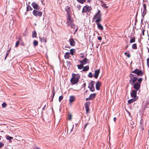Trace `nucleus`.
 <instances>
[{
  "label": "nucleus",
  "instance_id": "37",
  "mask_svg": "<svg viewBox=\"0 0 149 149\" xmlns=\"http://www.w3.org/2000/svg\"><path fill=\"white\" fill-rule=\"evenodd\" d=\"M63 97L62 95L60 96L59 97V99H58L59 102H61V100H62L63 99Z\"/></svg>",
  "mask_w": 149,
  "mask_h": 149
},
{
  "label": "nucleus",
  "instance_id": "9",
  "mask_svg": "<svg viewBox=\"0 0 149 149\" xmlns=\"http://www.w3.org/2000/svg\"><path fill=\"white\" fill-rule=\"evenodd\" d=\"M67 26H70L72 29H75V32H76L77 30V27L75 24H74L73 22L67 24Z\"/></svg>",
  "mask_w": 149,
  "mask_h": 149
},
{
  "label": "nucleus",
  "instance_id": "2",
  "mask_svg": "<svg viewBox=\"0 0 149 149\" xmlns=\"http://www.w3.org/2000/svg\"><path fill=\"white\" fill-rule=\"evenodd\" d=\"M130 83L131 85H132L136 81L138 78L137 75L131 73L130 74Z\"/></svg>",
  "mask_w": 149,
  "mask_h": 149
},
{
  "label": "nucleus",
  "instance_id": "31",
  "mask_svg": "<svg viewBox=\"0 0 149 149\" xmlns=\"http://www.w3.org/2000/svg\"><path fill=\"white\" fill-rule=\"evenodd\" d=\"M135 38L134 37H133L132 38V39H130V43H132L133 42H135Z\"/></svg>",
  "mask_w": 149,
  "mask_h": 149
},
{
  "label": "nucleus",
  "instance_id": "44",
  "mask_svg": "<svg viewBox=\"0 0 149 149\" xmlns=\"http://www.w3.org/2000/svg\"><path fill=\"white\" fill-rule=\"evenodd\" d=\"M74 125H72L71 126V129L70 130V133H71L72 132V131L73 129L74 128Z\"/></svg>",
  "mask_w": 149,
  "mask_h": 149
},
{
  "label": "nucleus",
  "instance_id": "16",
  "mask_svg": "<svg viewBox=\"0 0 149 149\" xmlns=\"http://www.w3.org/2000/svg\"><path fill=\"white\" fill-rule=\"evenodd\" d=\"M100 72V69H99L98 70H95V78H97Z\"/></svg>",
  "mask_w": 149,
  "mask_h": 149
},
{
  "label": "nucleus",
  "instance_id": "36",
  "mask_svg": "<svg viewBox=\"0 0 149 149\" xmlns=\"http://www.w3.org/2000/svg\"><path fill=\"white\" fill-rule=\"evenodd\" d=\"M65 9L66 11H67V13L68 14L69 13L70 11V8L67 7L65 8Z\"/></svg>",
  "mask_w": 149,
  "mask_h": 149
},
{
  "label": "nucleus",
  "instance_id": "42",
  "mask_svg": "<svg viewBox=\"0 0 149 149\" xmlns=\"http://www.w3.org/2000/svg\"><path fill=\"white\" fill-rule=\"evenodd\" d=\"M140 127H141L142 130H143V124H140Z\"/></svg>",
  "mask_w": 149,
  "mask_h": 149
},
{
  "label": "nucleus",
  "instance_id": "23",
  "mask_svg": "<svg viewBox=\"0 0 149 149\" xmlns=\"http://www.w3.org/2000/svg\"><path fill=\"white\" fill-rule=\"evenodd\" d=\"M64 57L65 59H68L70 58V53L66 52L64 55Z\"/></svg>",
  "mask_w": 149,
  "mask_h": 149
},
{
  "label": "nucleus",
  "instance_id": "63",
  "mask_svg": "<svg viewBox=\"0 0 149 149\" xmlns=\"http://www.w3.org/2000/svg\"><path fill=\"white\" fill-rule=\"evenodd\" d=\"M45 106H44V107H45Z\"/></svg>",
  "mask_w": 149,
  "mask_h": 149
},
{
  "label": "nucleus",
  "instance_id": "11",
  "mask_svg": "<svg viewBox=\"0 0 149 149\" xmlns=\"http://www.w3.org/2000/svg\"><path fill=\"white\" fill-rule=\"evenodd\" d=\"M143 11L142 13V16L143 17V18L144 17V16L146 13V6L145 4H143Z\"/></svg>",
  "mask_w": 149,
  "mask_h": 149
},
{
  "label": "nucleus",
  "instance_id": "59",
  "mask_svg": "<svg viewBox=\"0 0 149 149\" xmlns=\"http://www.w3.org/2000/svg\"><path fill=\"white\" fill-rule=\"evenodd\" d=\"M21 45H23L24 46V43H22V44H21Z\"/></svg>",
  "mask_w": 149,
  "mask_h": 149
},
{
  "label": "nucleus",
  "instance_id": "1",
  "mask_svg": "<svg viewBox=\"0 0 149 149\" xmlns=\"http://www.w3.org/2000/svg\"><path fill=\"white\" fill-rule=\"evenodd\" d=\"M80 78V75L79 74H72V77L70 80V81L72 84H77L79 81Z\"/></svg>",
  "mask_w": 149,
  "mask_h": 149
},
{
  "label": "nucleus",
  "instance_id": "64",
  "mask_svg": "<svg viewBox=\"0 0 149 149\" xmlns=\"http://www.w3.org/2000/svg\"><path fill=\"white\" fill-rule=\"evenodd\" d=\"M44 108H45L44 107H43V109Z\"/></svg>",
  "mask_w": 149,
  "mask_h": 149
},
{
  "label": "nucleus",
  "instance_id": "41",
  "mask_svg": "<svg viewBox=\"0 0 149 149\" xmlns=\"http://www.w3.org/2000/svg\"><path fill=\"white\" fill-rule=\"evenodd\" d=\"M88 76L90 78H92L93 77V75L91 72H90L89 73V74L88 75Z\"/></svg>",
  "mask_w": 149,
  "mask_h": 149
},
{
  "label": "nucleus",
  "instance_id": "8",
  "mask_svg": "<svg viewBox=\"0 0 149 149\" xmlns=\"http://www.w3.org/2000/svg\"><path fill=\"white\" fill-rule=\"evenodd\" d=\"M132 72L138 75H143L142 72L138 69H136L134 71Z\"/></svg>",
  "mask_w": 149,
  "mask_h": 149
},
{
  "label": "nucleus",
  "instance_id": "10",
  "mask_svg": "<svg viewBox=\"0 0 149 149\" xmlns=\"http://www.w3.org/2000/svg\"><path fill=\"white\" fill-rule=\"evenodd\" d=\"M137 91L134 90H132V92L131 93V95L132 97L133 98H138V97L136 96Z\"/></svg>",
  "mask_w": 149,
  "mask_h": 149
},
{
  "label": "nucleus",
  "instance_id": "40",
  "mask_svg": "<svg viewBox=\"0 0 149 149\" xmlns=\"http://www.w3.org/2000/svg\"><path fill=\"white\" fill-rule=\"evenodd\" d=\"M147 65L149 68V58H148L147 59Z\"/></svg>",
  "mask_w": 149,
  "mask_h": 149
},
{
  "label": "nucleus",
  "instance_id": "62",
  "mask_svg": "<svg viewBox=\"0 0 149 149\" xmlns=\"http://www.w3.org/2000/svg\"><path fill=\"white\" fill-rule=\"evenodd\" d=\"M129 115H130V113H129Z\"/></svg>",
  "mask_w": 149,
  "mask_h": 149
},
{
  "label": "nucleus",
  "instance_id": "54",
  "mask_svg": "<svg viewBox=\"0 0 149 149\" xmlns=\"http://www.w3.org/2000/svg\"><path fill=\"white\" fill-rule=\"evenodd\" d=\"M147 48L148 50V52L149 53V48L147 47Z\"/></svg>",
  "mask_w": 149,
  "mask_h": 149
},
{
  "label": "nucleus",
  "instance_id": "13",
  "mask_svg": "<svg viewBox=\"0 0 149 149\" xmlns=\"http://www.w3.org/2000/svg\"><path fill=\"white\" fill-rule=\"evenodd\" d=\"M88 61L89 60L88 59H87L86 58H85L83 60L79 61L84 65L86 64Z\"/></svg>",
  "mask_w": 149,
  "mask_h": 149
},
{
  "label": "nucleus",
  "instance_id": "19",
  "mask_svg": "<svg viewBox=\"0 0 149 149\" xmlns=\"http://www.w3.org/2000/svg\"><path fill=\"white\" fill-rule=\"evenodd\" d=\"M22 39L21 37H19L18 38V40L17 41L15 45V47H17L19 45V42L22 41Z\"/></svg>",
  "mask_w": 149,
  "mask_h": 149
},
{
  "label": "nucleus",
  "instance_id": "24",
  "mask_svg": "<svg viewBox=\"0 0 149 149\" xmlns=\"http://www.w3.org/2000/svg\"><path fill=\"white\" fill-rule=\"evenodd\" d=\"M89 69V65H88L85 67H83V69L82 70V71H87Z\"/></svg>",
  "mask_w": 149,
  "mask_h": 149
},
{
  "label": "nucleus",
  "instance_id": "35",
  "mask_svg": "<svg viewBox=\"0 0 149 149\" xmlns=\"http://www.w3.org/2000/svg\"><path fill=\"white\" fill-rule=\"evenodd\" d=\"M6 139L8 140H10L13 139V138L12 137H11L9 136H6Z\"/></svg>",
  "mask_w": 149,
  "mask_h": 149
},
{
  "label": "nucleus",
  "instance_id": "45",
  "mask_svg": "<svg viewBox=\"0 0 149 149\" xmlns=\"http://www.w3.org/2000/svg\"><path fill=\"white\" fill-rule=\"evenodd\" d=\"M102 6L104 8H108V6H107L105 4H103L102 5Z\"/></svg>",
  "mask_w": 149,
  "mask_h": 149
},
{
  "label": "nucleus",
  "instance_id": "5",
  "mask_svg": "<svg viewBox=\"0 0 149 149\" xmlns=\"http://www.w3.org/2000/svg\"><path fill=\"white\" fill-rule=\"evenodd\" d=\"M95 83V81H91L89 84L88 87L90 89L91 91L93 92L95 91V88L94 85Z\"/></svg>",
  "mask_w": 149,
  "mask_h": 149
},
{
  "label": "nucleus",
  "instance_id": "17",
  "mask_svg": "<svg viewBox=\"0 0 149 149\" xmlns=\"http://www.w3.org/2000/svg\"><path fill=\"white\" fill-rule=\"evenodd\" d=\"M101 85V83L99 81H97L96 84V88L97 90H99L100 86Z\"/></svg>",
  "mask_w": 149,
  "mask_h": 149
},
{
  "label": "nucleus",
  "instance_id": "60",
  "mask_svg": "<svg viewBox=\"0 0 149 149\" xmlns=\"http://www.w3.org/2000/svg\"><path fill=\"white\" fill-rule=\"evenodd\" d=\"M141 22L142 23L143 22V19H142L141 20Z\"/></svg>",
  "mask_w": 149,
  "mask_h": 149
},
{
  "label": "nucleus",
  "instance_id": "7",
  "mask_svg": "<svg viewBox=\"0 0 149 149\" xmlns=\"http://www.w3.org/2000/svg\"><path fill=\"white\" fill-rule=\"evenodd\" d=\"M134 86L133 88L135 89L136 91H138L140 87V84L138 83H136L133 84Z\"/></svg>",
  "mask_w": 149,
  "mask_h": 149
},
{
  "label": "nucleus",
  "instance_id": "55",
  "mask_svg": "<svg viewBox=\"0 0 149 149\" xmlns=\"http://www.w3.org/2000/svg\"><path fill=\"white\" fill-rule=\"evenodd\" d=\"M92 0H87V1L89 3H90Z\"/></svg>",
  "mask_w": 149,
  "mask_h": 149
},
{
  "label": "nucleus",
  "instance_id": "12",
  "mask_svg": "<svg viewBox=\"0 0 149 149\" xmlns=\"http://www.w3.org/2000/svg\"><path fill=\"white\" fill-rule=\"evenodd\" d=\"M96 95V94L95 93H93L91 94L89 96V97L86 98V101L94 99Z\"/></svg>",
  "mask_w": 149,
  "mask_h": 149
},
{
  "label": "nucleus",
  "instance_id": "29",
  "mask_svg": "<svg viewBox=\"0 0 149 149\" xmlns=\"http://www.w3.org/2000/svg\"><path fill=\"white\" fill-rule=\"evenodd\" d=\"M132 48L133 49H137L136 44H133L132 46Z\"/></svg>",
  "mask_w": 149,
  "mask_h": 149
},
{
  "label": "nucleus",
  "instance_id": "3",
  "mask_svg": "<svg viewBox=\"0 0 149 149\" xmlns=\"http://www.w3.org/2000/svg\"><path fill=\"white\" fill-rule=\"evenodd\" d=\"M101 15L100 13V10H98L97 13L94 15L93 19L95 20V23L100 22L101 21Z\"/></svg>",
  "mask_w": 149,
  "mask_h": 149
},
{
  "label": "nucleus",
  "instance_id": "18",
  "mask_svg": "<svg viewBox=\"0 0 149 149\" xmlns=\"http://www.w3.org/2000/svg\"><path fill=\"white\" fill-rule=\"evenodd\" d=\"M97 25V27L98 28L101 30L103 29V27L102 25L100 23V22L96 23Z\"/></svg>",
  "mask_w": 149,
  "mask_h": 149
},
{
  "label": "nucleus",
  "instance_id": "22",
  "mask_svg": "<svg viewBox=\"0 0 149 149\" xmlns=\"http://www.w3.org/2000/svg\"><path fill=\"white\" fill-rule=\"evenodd\" d=\"M69 42L70 45L71 46H74L75 44V41L72 38H71L69 40Z\"/></svg>",
  "mask_w": 149,
  "mask_h": 149
},
{
  "label": "nucleus",
  "instance_id": "25",
  "mask_svg": "<svg viewBox=\"0 0 149 149\" xmlns=\"http://www.w3.org/2000/svg\"><path fill=\"white\" fill-rule=\"evenodd\" d=\"M39 38L41 42H46L47 40L44 37H43V38H40V37Z\"/></svg>",
  "mask_w": 149,
  "mask_h": 149
},
{
  "label": "nucleus",
  "instance_id": "51",
  "mask_svg": "<svg viewBox=\"0 0 149 149\" xmlns=\"http://www.w3.org/2000/svg\"><path fill=\"white\" fill-rule=\"evenodd\" d=\"M88 124V123H86L85 125V127H84V129H85L87 126V125Z\"/></svg>",
  "mask_w": 149,
  "mask_h": 149
},
{
  "label": "nucleus",
  "instance_id": "38",
  "mask_svg": "<svg viewBox=\"0 0 149 149\" xmlns=\"http://www.w3.org/2000/svg\"><path fill=\"white\" fill-rule=\"evenodd\" d=\"M2 106L3 108H5L7 106V104L5 102H4L2 104Z\"/></svg>",
  "mask_w": 149,
  "mask_h": 149
},
{
  "label": "nucleus",
  "instance_id": "15",
  "mask_svg": "<svg viewBox=\"0 0 149 149\" xmlns=\"http://www.w3.org/2000/svg\"><path fill=\"white\" fill-rule=\"evenodd\" d=\"M138 98H133L132 99H131L129 100L128 101V102L129 104H131L133 102L136 101L137 99Z\"/></svg>",
  "mask_w": 149,
  "mask_h": 149
},
{
  "label": "nucleus",
  "instance_id": "27",
  "mask_svg": "<svg viewBox=\"0 0 149 149\" xmlns=\"http://www.w3.org/2000/svg\"><path fill=\"white\" fill-rule=\"evenodd\" d=\"M77 66L79 69L81 70L83 68V65L81 63L80 65H77Z\"/></svg>",
  "mask_w": 149,
  "mask_h": 149
},
{
  "label": "nucleus",
  "instance_id": "39",
  "mask_svg": "<svg viewBox=\"0 0 149 149\" xmlns=\"http://www.w3.org/2000/svg\"><path fill=\"white\" fill-rule=\"evenodd\" d=\"M125 55L128 58H130V54H127L126 52H125L124 53Z\"/></svg>",
  "mask_w": 149,
  "mask_h": 149
},
{
  "label": "nucleus",
  "instance_id": "28",
  "mask_svg": "<svg viewBox=\"0 0 149 149\" xmlns=\"http://www.w3.org/2000/svg\"><path fill=\"white\" fill-rule=\"evenodd\" d=\"M75 49H71L70 50V54L72 55H74V53L75 52Z\"/></svg>",
  "mask_w": 149,
  "mask_h": 149
},
{
  "label": "nucleus",
  "instance_id": "57",
  "mask_svg": "<svg viewBox=\"0 0 149 149\" xmlns=\"http://www.w3.org/2000/svg\"><path fill=\"white\" fill-rule=\"evenodd\" d=\"M84 57V56L83 55L81 56V58H83Z\"/></svg>",
  "mask_w": 149,
  "mask_h": 149
},
{
  "label": "nucleus",
  "instance_id": "46",
  "mask_svg": "<svg viewBox=\"0 0 149 149\" xmlns=\"http://www.w3.org/2000/svg\"><path fill=\"white\" fill-rule=\"evenodd\" d=\"M142 78H140L138 80V81L139 82V83H140H140H141L142 81Z\"/></svg>",
  "mask_w": 149,
  "mask_h": 149
},
{
  "label": "nucleus",
  "instance_id": "53",
  "mask_svg": "<svg viewBox=\"0 0 149 149\" xmlns=\"http://www.w3.org/2000/svg\"><path fill=\"white\" fill-rule=\"evenodd\" d=\"M113 120L114 121H116V117L114 118H113Z\"/></svg>",
  "mask_w": 149,
  "mask_h": 149
},
{
  "label": "nucleus",
  "instance_id": "58",
  "mask_svg": "<svg viewBox=\"0 0 149 149\" xmlns=\"http://www.w3.org/2000/svg\"><path fill=\"white\" fill-rule=\"evenodd\" d=\"M36 149H40L38 147H36Z\"/></svg>",
  "mask_w": 149,
  "mask_h": 149
},
{
  "label": "nucleus",
  "instance_id": "30",
  "mask_svg": "<svg viewBox=\"0 0 149 149\" xmlns=\"http://www.w3.org/2000/svg\"><path fill=\"white\" fill-rule=\"evenodd\" d=\"M38 42L37 40H35L33 42V45L34 46H37L38 45Z\"/></svg>",
  "mask_w": 149,
  "mask_h": 149
},
{
  "label": "nucleus",
  "instance_id": "4",
  "mask_svg": "<svg viewBox=\"0 0 149 149\" xmlns=\"http://www.w3.org/2000/svg\"><path fill=\"white\" fill-rule=\"evenodd\" d=\"M91 10V7L89 6L86 5L84 6L82 10V13H88Z\"/></svg>",
  "mask_w": 149,
  "mask_h": 149
},
{
  "label": "nucleus",
  "instance_id": "50",
  "mask_svg": "<svg viewBox=\"0 0 149 149\" xmlns=\"http://www.w3.org/2000/svg\"><path fill=\"white\" fill-rule=\"evenodd\" d=\"M52 92L53 93V98L54 95H55V91H52Z\"/></svg>",
  "mask_w": 149,
  "mask_h": 149
},
{
  "label": "nucleus",
  "instance_id": "43",
  "mask_svg": "<svg viewBox=\"0 0 149 149\" xmlns=\"http://www.w3.org/2000/svg\"><path fill=\"white\" fill-rule=\"evenodd\" d=\"M4 146V144L3 143H0V148L3 147Z\"/></svg>",
  "mask_w": 149,
  "mask_h": 149
},
{
  "label": "nucleus",
  "instance_id": "6",
  "mask_svg": "<svg viewBox=\"0 0 149 149\" xmlns=\"http://www.w3.org/2000/svg\"><path fill=\"white\" fill-rule=\"evenodd\" d=\"M33 14L35 16H38L41 17L42 15V12H41L38 11L37 10H34L33 12Z\"/></svg>",
  "mask_w": 149,
  "mask_h": 149
},
{
  "label": "nucleus",
  "instance_id": "47",
  "mask_svg": "<svg viewBox=\"0 0 149 149\" xmlns=\"http://www.w3.org/2000/svg\"><path fill=\"white\" fill-rule=\"evenodd\" d=\"M86 111V113L88 112L89 110V108H85Z\"/></svg>",
  "mask_w": 149,
  "mask_h": 149
},
{
  "label": "nucleus",
  "instance_id": "32",
  "mask_svg": "<svg viewBox=\"0 0 149 149\" xmlns=\"http://www.w3.org/2000/svg\"><path fill=\"white\" fill-rule=\"evenodd\" d=\"M32 9V8L31 6L29 5H28L27 7V11L29 10H31Z\"/></svg>",
  "mask_w": 149,
  "mask_h": 149
},
{
  "label": "nucleus",
  "instance_id": "26",
  "mask_svg": "<svg viewBox=\"0 0 149 149\" xmlns=\"http://www.w3.org/2000/svg\"><path fill=\"white\" fill-rule=\"evenodd\" d=\"M91 103L90 102H87L85 104V108H89V106L90 104Z\"/></svg>",
  "mask_w": 149,
  "mask_h": 149
},
{
  "label": "nucleus",
  "instance_id": "49",
  "mask_svg": "<svg viewBox=\"0 0 149 149\" xmlns=\"http://www.w3.org/2000/svg\"><path fill=\"white\" fill-rule=\"evenodd\" d=\"M145 31V30H143L142 33V35L143 36L144 35V31Z\"/></svg>",
  "mask_w": 149,
  "mask_h": 149
},
{
  "label": "nucleus",
  "instance_id": "14",
  "mask_svg": "<svg viewBox=\"0 0 149 149\" xmlns=\"http://www.w3.org/2000/svg\"><path fill=\"white\" fill-rule=\"evenodd\" d=\"M32 6L34 9H36L38 10H39V9L40 8L39 6L35 2H33L32 3Z\"/></svg>",
  "mask_w": 149,
  "mask_h": 149
},
{
  "label": "nucleus",
  "instance_id": "21",
  "mask_svg": "<svg viewBox=\"0 0 149 149\" xmlns=\"http://www.w3.org/2000/svg\"><path fill=\"white\" fill-rule=\"evenodd\" d=\"M75 100V97L74 96H70V97L69 101L70 103L73 102Z\"/></svg>",
  "mask_w": 149,
  "mask_h": 149
},
{
  "label": "nucleus",
  "instance_id": "48",
  "mask_svg": "<svg viewBox=\"0 0 149 149\" xmlns=\"http://www.w3.org/2000/svg\"><path fill=\"white\" fill-rule=\"evenodd\" d=\"M98 40H101L102 39V38L101 37L99 36L98 37Z\"/></svg>",
  "mask_w": 149,
  "mask_h": 149
},
{
  "label": "nucleus",
  "instance_id": "33",
  "mask_svg": "<svg viewBox=\"0 0 149 149\" xmlns=\"http://www.w3.org/2000/svg\"><path fill=\"white\" fill-rule=\"evenodd\" d=\"M36 37V33L35 31H33L32 33V37L33 38Z\"/></svg>",
  "mask_w": 149,
  "mask_h": 149
},
{
  "label": "nucleus",
  "instance_id": "56",
  "mask_svg": "<svg viewBox=\"0 0 149 149\" xmlns=\"http://www.w3.org/2000/svg\"><path fill=\"white\" fill-rule=\"evenodd\" d=\"M71 116H69V120H71Z\"/></svg>",
  "mask_w": 149,
  "mask_h": 149
},
{
  "label": "nucleus",
  "instance_id": "20",
  "mask_svg": "<svg viewBox=\"0 0 149 149\" xmlns=\"http://www.w3.org/2000/svg\"><path fill=\"white\" fill-rule=\"evenodd\" d=\"M72 22H73V21L71 19V17L69 15H68L67 17V24H68Z\"/></svg>",
  "mask_w": 149,
  "mask_h": 149
},
{
  "label": "nucleus",
  "instance_id": "61",
  "mask_svg": "<svg viewBox=\"0 0 149 149\" xmlns=\"http://www.w3.org/2000/svg\"><path fill=\"white\" fill-rule=\"evenodd\" d=\"M86 85V83H84V85Z\"/></svg>",
  "mask_w": 149,
  "mask_h": 149
},
{
  "label": "nucleus",
  "instance_id": "34",
  "mask_svg": "<svg viewBox=\"0 0 149 149\" xmlns=\"http://www.w3.org/2000/svg\"><path fill=\"white\" fill-rule=\"evenodd\" d=\"M77 1L81 3H83L85 2L86 0H77Z\"/></svg>",
  "mask_w": 149,
  "mask_h": 149
},
{
  "label": "nucleus",
  "instance_id": "52",
  "mask_svg": "<svg viewBox=\"0 0 149 149\" xmlns=\"http://www.w3.org/2000/svg\"><path fill=\"white\" fill-rule=\"evenodd\" d=\"M143 120L142 119H141L140 121V124H143Z\"/></svg>",
  "mask_w": 149,
  "mask_h": 149
}]
</instances>
